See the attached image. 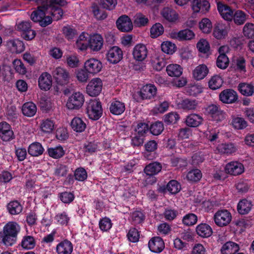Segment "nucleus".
<instances>
[{
	"mask_svg": "<svg viewBox=\"0 0 254 254\" xmlns=\"http://www.w3.org/2000/svg\"><path fill=\"white\" fill-rule=\"evenodd\" d=\"M67 2L65 0H45L30 15L31 19L34 22L39 23L41 27H46L52 23L54 20H59L63 15V10L59 6H64Z\"/></svg>",
	"mask_w": 254,
	"mask_h": 254,
	"instance_id": "f257e3e1",
	"label": "nucleus"
},
{
	"mask_svg": "<svg viewBox=\"0 0 254 254\" xmlns=\"http://www.w3.org/2000/svg\"><path fill=\"white\" fill-rule=\"evenodd\" d=\"M20 231V227L16 222H8L0 232V243L6 247L12 246L16 243Z\"/></svg>",
	"mask_w": 254,
	"mask_h": 254,
	"instance_id": "f03ea898",
	"label": "nucleus"
},
{
	"mask_svg": "<svg viewBox=\"0 0 254 254\" xmlns=\"http://www.w3.org/2000/svg\"><path fill=\"white\" fill-rule=\"evenodd\" d=\"M86 113L90 119L98 120L103 114L101 103L96 99L90 100L87 103Z\"/></svg>",
	"mask_w": 254,
	"mask_h": 254,
	"instance_id": "7ed1b4c3",
	"label": "nucleus"
},
{
	"mask_svg": "<svg viewBox=\"0 0 254 254\" xmlns=\"http://www.w3.org/2000/svg\"><path fill=\"white\" fill-rule=\"evenodd\" d=\"M205 113L216 123L222 122L225 119V114L219 105L211 104L205 108Z\"/></svg>",
	"mask_w": 254,
	"mask_h": 254,
	"instance_id": "20e7f679",
	"label": "nucleus"
},
{
	"mask_svg": "<svg viewBox=\"0 0 254 254\" xmlns=\"http://www.w3.org/2000/svg\"><path fill=\"white\" fill-rule=\"evenodd\" d=\"M213 219L215 224L219 227L227 226L231 221V213L226 209L218 210L214 215Z\"/></svg>",
	"mask_w": 254,
	"mask_h": 254,
	"instance_id": "39448f33",
	"label": "nucleus"
},
{
	"mask_svg": "<svg viewBox=\"0 0 254 254\" xmlns=\"http://www.w3.org/2000/svg\"><path fill=\"white\" fill-rule=\"evenodd\" d=\"M84 102V95L80 92H75L68 98L66 106L69 110H79Z\"/></svg>",
	"mask_w": 254,
	"mask_h": 254,
	"instance_id": "423d86ee",
	"label": "nucleus"
},
{
	"mask_svg": "<svg viewBox=\"0 0 254 254\" xmlns=\"http://www.w3.org/2000/svg\"><path fill=\"white\" fill-rule=\"evenodd\" d=\"M17 30L21 32V37L26 40H31L36 36V32L31 29V23L22 21L17 25Z\"/></svg>",
	"mask_w": 254,
	"mask_h": 254,
	"instance_id": "0eeeda50",
	"label": "nucleus"
},
{
	"mask_svg": "<svg viewBox=\"0 0 254 254\" xmlns=\"http://www.w3.org/2000/svg\"><path fill=\"white\" fill-rule=\"evenodd\" d=\"M162 169L161 164L157 162L151 163L147 165L144 168V171L145 173L150 177L147 178V181L150 184L156 182V178L153 177L155 175L157 174Z\"/></svg>",
	"mask_w": 254,
	"mask_h": 254,
	"instance_id": "6e6552de",
	"label": "nucleus"
},
{
	"mask_svg": "<svg viewBox=\"0 0 254 254\" xmlns=\"http://www.w3.org/2000/svg\"><path fill=\"white\" fill-rule=\"evenodd\" d=\"M102 87V80L99 78H94L87 85L86 92L90 96H96L101 93Z\"/></svg>",
	"mask_w": 254,
	"mask_h": 254,
	"instance_id": "1a4fd4ad",
	"label": "nucleus"
},
{
	"mask_svg": "<svg viewBox=\"0 0 254 254\" xmlns=\"http://www.w3.org/2000/svg\"><path fill=\"white\" fill-rule=\"evenodd\" d=\"M84 67L89 73L95 74L101 70L103 64L99 60L91 58L84 63Z\"/></svg>",
	"mask_w": 254,
	"mask_h": 254,
	"instance_id": "9d476101",
	"label": "nucleus"
},
{
	"mask_svg": "<svg viewBox=\"0 0 254 254\" xmlns=\"http://www.w3.org/2000/svg\"><path fill=\"white\" fill-rule=\"evenodd\" d=\"M52 74L56 82L59 85H64L68 81L69 73L63 68L56 67L53 70Z\"/></svg>",
	"mask_w": 254,
	"mask_h": 254,
	"instance_id": "9b49d317",
	"label": "nucleus"
},
{
	"mask_svg": "<svg viewBox=\"0 0 254 254\" xmlns=\"http://www.w3.org/2000/svg\"><path fill=\"white\" fill-rule=\"evenodd\" d=\"M123 51L119 47L113 46L109 49L106 54L107 60L112 64L118 63L123 59Z\"/></svg>",
	"mask_w": 254,
	"mask_h": 254,
	"instance_id": "f8f14e48",
	"label": "nucleus"
},
{
	"mask_svg": "<svg viewBox=\"0 0 254 254\" xmlns=\"http://www.w3.org/2000/svg\"><path fill=\"white\" fill-rule=\"evenodd\" d=\"M0 138L4 141H8L14 138L10 126L5 122L0 123Z\"/></svg>",
	"mask_w": 254,
	"mask_h": 254,
	"instance_id": "ddd939ff",
	"label": "nucleus"
},
{
	"mask_svg": "<svg viewBox=\"0 0 254 254\" xmlns=\"http://www.w3.org/2000/svg\"><path fill=\"white\" fill-rule=\"evenodd\" d=\"M157 93V88L153 84H146L143 86L137 92L141 99H151L154 97Z\"/></svg>",
	"mask_w": 254,
	"mask_h": 254,
	"instance_id": "4468645a",
	"label": "nucleus"
},
{
	"mask_svg": "<svg viewBox=\"0 0 254 254\" xmlns=\"http://www.w3.org/2000/svg\"><path fill=\"white\" fill-rule=\"evenodd\" d=\"M116 25L118 29L122 32H129L132 29V22L126 15H123L118 18Z\"/></svg>",
	"mask_w": 254,
	"mask_h": 254,
	"instance_id": "2eb2a0df",
	"label": "nucleus"
},
{
	"mask_svg": "<svg viewBox=\"0 0 254 254\" xmlns=\"http://www.w3.org/2000/svg\"><path fill=\"white\" fill-rule=\"evenodd\" d=\"M219 99L224 103L231 104L238 100V95L237 92L233 89H227L220 93Z\"/></svg>",
	"mask_w": 254,
	"mask_h": 254,
	"instance_id": "dca6fc26",
	"label": "nucleus"
},
{
	"mask_svg": "<svg viewBox=\"0 0 254 254\" xmlns=\"http://www.w3.org/2000/svg\"><path fill=\"white\" fill-rule=\"evenodd\" d=\"M225 171L231 175L237 176L241 174L244 171L243 165L238 162H231L225 167Z\"/></svg>",
	"mask_w": 254,
	"mask_h": 254,
	"instance_id": "f3484780",
	"label": "nucleus"
},
{
	"mask_svg": "<svg viewBox=\"0 0 254 254\" xmlns=\"http://www.w3.org/2000/svg\"><path fill=\"white\" fill-rule=\"evenodd\" d=\"M148 247L150 250L155 253L161 252L165 248L163 239L159 237L152 238L148 242Z\"/></svg>",
	"mask_w": 254,
	"mask_h": 254,
	"instance_id": "a211bd4d",
	"label": "nucleus"
},
{
	"mask_svg": "<svg viewBox=\"0 0 254 254\" xmlns=\"http://www.w3.org/2000/svg\"><path fill=\"white\" fill-rule=\"evenodd\" d=\"M148 50L146 47L141 44L136 45L133 48L132 55L134 59L138 61H143L147 56Z\"/></svg>",
	"mask_w": 254,
	"mask_h": 254,
	"instance_id": "6ab92c4d",
	"label": "nucleus"
},
{
	"mask_svg": "<svg viewBox=\"0 0 254 254\" xmlns=\"http://www.w3.org/2000/svg\"><path fill=\"white\" fill-rule=\"evenodd\" d=\"M217 9L222 17L227 21H231L234 17V11L227 5L219 3Z\"/></svg>",
	"mask_w": 254,
	"mask_h": 254,
	"instance_id": "aec40b11",
	"label": "nucleus"
},
{
	"mask_svg": "<svg viewBox=\"0 0 254 254\" xmlns=\"http://www.w3.org/2000/svg\"><path fill=\"white\" fill-rule=\"evenodd\" d=\"M52 76L48 72L43 73L38 79V84L40 88L45 91L50 89L52 86Z\"/></svg>",
	"mask_w": 254,
	"mask_h": 254,
	"instance_id": "412c9836",
	"label": "nucleus"
},
{
	"mask_svg": "<svg viewBox=\"0 0 254 254\" xmlns=\"http://www.w3.org/2000/svg\"><path fill=\"white\" fill-rule=\"evenodd\" d=\"M103 45V39L99 34L92 36L89 41V47L93 51H99Z\"/></svg>",
	"mask_w": 254,
	"mask_h": 254,
	"instance_id": "4be33fe9",
	"label": "nucleus"
},
{
	"mask_svg": "<svg viewBox=\"0 0 254 254\" xmlns=\"http://www.w3.org/2000/svg\"><path fill=\"white\" fill-rule=\"evenodd\" d=\"M194 35L192 31L189 29H186L179 32H175L172 33L171 36L173 38L177 39L180 41H183L191 40L194 38Z\"/></svg>",
	"mask_w": 254,
	"mask_h": 254,
	"instance_id": "5701e85b",
	"label": "nucleus"
},
{
	"mask_svg": "<svg viewBox=\"0 0 254 254\" xmlns=\"http://www.w3.org/2000/svg\"><path fill=\"white\" fill-rule=\"evenodd\" d=\"M203 118L196 114H191L187 116L185 123L187 126L196 127L202 124Z\"/></svg>",
	"mask_w": 254,
	"mask_h": 254,
	"instance_id": "b1692460",
	"label": "nucleus"
},
{
	"mask_svg": "<svg viewBox=\"0 0 254 254\" xmlns=\"http://www.w3.org/2000/svg\"><path fill=\"white\" fill-rule=\"evenodd\" d=\"M227 34V27L225 24L222 23H218L214 26L213 35L217 39H224Z\"/></svg>",
	"mask_w": 254,
	"mask_h": 254,
	"instance_id": "393cba45",
	"label": "nucleus"
},
{
	"mask_svg": "<svg viewBox=\"0 0 254 254\" xmlns=\"http://www.w3.org/2000/svg\"><path fill=\"white\" fill-rule=\"evenodd\" d=\"M56 249L58 254H71L73 246L69 241L64 240L57 245Z\"/></svg>",
	"mask_w": 254,
	"mask_h": 254,
	"instance_id": "a878e982",
	"label": "nucleus"
},
{
	"mask_svg": "<svg viewBox=\"0 0 254 254\" xmlns=\"http://www.w3.org/2000/svg\"><path fill=\"white\" fill-rule=\"evenodd\" d=\"M240 250L239 245L233 242L228 241L221 249L222 254H235Z\"/></svg>",
	"mask_w": 254,
	"mask_h": 254,
	"instance_id": "bb28decb",
	"label": "nucleus"
},
{
	"mask_svg": "<svg viewBox=\"0 0 254 254\" xmlns=\"http://www.w3.org/2000/svg\"><path fill=\"white\" fill-rule=\"evenodd\" d=\"M239 92L246 96H251L254 95V83H240L238 86Z\"/></svg>",
	"mask_w": 254,
	"mask_h": 254,
	"instance_id": "cd10ccee",
	"label": "nucleus"
},
{
	"mask_svg": "<svg viewBox=\"0 0 254 254\" xmlns=\"http://www.w3.org/2000/svg\"><path fill=\"white\" fill-rule=\"evenodd\" d=\"M6 45L11 51L17 53H20L25 50L23 42L18 39L8 40L7 41Z\"/></svg>",
	"mask_w": 254,
	"mask_h": 254,
	"instance_id": "c85d7f7f",
	"label": "nucleus"
},
{
	"mask_svg": "<svg viewBox=\"0 0 254 254\" xmlns=\"http://www.w3.org/2000/svg\"><path fill=\"white\" fill-rule=\"evenodd\" d=\"M196 231L199 236L203 238H208L211 236L213 233L211 227L206 223H201L197 225Z\"/></svg>",
	"mask_w": 254,
	"mask_h": 254,
	"instance_id": "c756f323",
	"label": "nucleus"
},
{
	"mask_svg": "<svg viewBox=\"0 0 254 254\" xmlns=\"http://www.w3.org/2000/svg\"><path fill=\"white\" fill-rule=\"evenodd\" d=\"M101 6L98 3L94 2L92 4L91 8L94 17L98 20H103L107 17V12L101 9Z\"/></svg>",
	"mask_w": 254,
	"mask_h": 254,
	"instance_id": "7c9ffc66",
	"label": "nucleus"
},
{
	"mask_svg": "<svg viewBox=\"0 0 254 254\" xmlns=\"http://www.w3.org/2000/svg\"><path fill=\"white\" fill-rule=\"evenodd\" d=\"M72 129L77 132H82L85 129L86 125L84 122L79 117H74L70 123Z\"/></svg>",
	"mask_w": 254,
	"mask_h": 254,
	"instance_id": "2f4dec72",
	"label": "nucleus"
},
{
	"mask_svg": "<svg viewBox=\"0 0 254 254\" xmlns=\"http://www.w3.org/2000/svg\"><path fill=\"white\" fill-rule=\"evenodd\" d=\"M208 69L205 64H200L196 66L193 71L194 78L197 80L203 79L208 74Z\"/></svg>",
	"mask_w": 254,
	"mask_h": 254,
	"instance_id": "473e14b6",
	"label": "nucleus"
},
{
	"mask_svg": "<svg viewBox=\"0 0 254 254\" xmlns=\"http://www.w3.org/2000/svg\"><path fill=\"white\" fill-rule=\"evenodd\" d=\"M166 71L170 76L180 77L183 73V68L178 64H170L166 67Z\"/></svg>",
	"mask_w": 254,
	"mask_h": 254,
	"instance_id": "72a5a7b5",
	"label": "nucleus"
},
{
	"mask_svg": "<svg viewBox=\"0 0 254 254\" xmlns=\"http://www.w3.org/2000/svg\"><path fill=\"white\" fill-rule=\"evenodd\" d=\"M252 206V202L250 200L244 199L239 201L237 205V210L241 214H248L251 210Z\"/></svg>",
	"mask_w": 254,
	"mask_h": 254,
	"instance_id": "f704fd0d",
	"label": "nucleus"
},
{
	"mask_svg": "<svg viewBox=\"0 0 254 254\" xmlns=\"http://www.w3.org/2000/svg\"><path fill=\"white\" fill-rule=\"evenodd\" d=\"M162 16L169 22H174L178 19L176 12L170 7L164 8L161 12Z\"/></svg>",
	"mask_w": 254,
	"mask_h": 254,
	"instance_id": "c9c22d12",
	"label": "nucleus"
},
{
	"mask_svg": "<svg viewBox=\"0 0 254 254\" xmlns=\"http://www.w3.org/2000/svg\"><path fill=\"white\" fill-rule=\"evenodd\" d=\"M22 112L24 116L33 117L37 112L36 106L32 102L25 103L22 106Z\"/></svg>",
	"mask_w": 254,
	"mask_h": 254,
	"instance_id": "e433bc0d",
	"label": "nucleus"
},
{
	"mask_svg": "<svg viewBox=\"0 0 254 254\" xmlns=\"http://www.w3.org/2000/svg\"><path fill=\"white\" fill-rule=\"evenodd\" d=\"M44 150V148L40 143L34 142L29 145L28 152L32 156H38L43 154Z\"/></svg>",
	"mask_w": 254,
	"mask_h": 254,
	"instance_id": "4c0bfd02",
	"label": "nucleus"
},
{
	"mask_svg": "<svg viewBox=\"0 0 254 254\" xmlns=\"http://www.w3.org/2000/svg\"><path fill=\"white\" fill-rule=\"evenodd\" d=\"M110 110L111 113L114 115H121L125 110V104L119 101H114L110 105Z\"/></svg>",
	"mask_w": 254,
	"mask_h": 254,
	"instance_id": "58836bf2",
	"label": "nucleus"
},
{
	"mask_svg": "<svg viewBox=\"0 0 254 254\" xmlns=\"http://www.w3.org/2000/svg\"><path fill=\"white\" fill-rule=\"evenodd\" d=\"M7 209L11 215H16L22 211V206L18 201L14 200L7 204Z\"/></svg>",
	"mask_w": 254,
	"mask_h": 254,
	"instance_id": "ea45409f",
	"label": "nucleus"
},
{
	"mask_svg": "<svg viewBox=\"0 0 254 254\" xmlns=\"http://www.w3.org/2000/svg\"><path fill=\"white\" fill-rule=\"evenodd\" d=\"M217 149L221 154H232L236 151V148L232 143H222L219 144Z\"/></svg>",
	"mask_w": 254,
	"mask_h": 254,
	"instance_id": "a19ab883",
	"label": "nucleus"
},
{
	"mask_svg": "<svg viewBox=\"0 0 254 254\" xmlns=\"http://www.w3.org/2000/svg\"><path fill=\"white\" fill-rule=\"evenodd\" d=\"M49 155L54 159L62 157L64 154V151L62 146L49 148L47 150Z\"/></svg>",
	"mask_w": 254,
	"mask_h": 254,
	"instance_id": "79ce46f5",
	"label": "nucleus"
},
{
	"mask_svg": "<svg viewBox=\"0 0 254 254\" xmlns=\"http://www.w3.org/2000/svg\"><path fill=\"white\" fill-rule=\"evenodd\" d=\"M223 83L222 78L219 75H214L211 77L208 82L209 87L212 90L220 88Z\"/></svg>",
	"mask_w": 254,
	"mask_h": 254,
	"instance_id": "37998d69",
	"label": "nucleus"
},
{
	"mask_svg": "<svg viewBox=\"0 0 254 254\" xmlns=\"http://www.w3.org/2000/svg\"><path fill=\"white\" fill-rule=\"evenodd\" d=\"M21 247L26 250H31L35 246V241L33 237L31 236H24L21 243Z\"/></svg>",
	"mask_w": 254,
	"mask_h": 254,
	"instance_id": "c03bdc74",
	"label": "nucleus"
},
{
	"mask_svg": "<svg viewBox=\"0 0 254 254\" xmlns=\"http://www.w3.org/2000/svg\"><path fill=\"white\" fill-rule=\"evenodd\" d=\"M171 165L179 168L184 167L187 165V160L185 157L173 156L170 158Z\"/></svg>",
	"mask_w": 254,
	"mask_h": 254,
	"instance_id": "a18cd8bd",
	"label": "nucleus"
},
{
	"mask_svg": "<svg viewBox=\"0 0 254 254\" xmlns=\"http://www.w3.org/2000/svg\"><path fill=\"white\" fill-rule=\"evenodd\" d=\"M164 31L163 25L160 23H156L150 29V36L153 38H156L163 34Z\"/></svg>",
	"mask_w": 254,
	"mask_h": 254,
	"instance_id": "49530a36",
	"label": "nucleus"
},
{
	"mask_svg": "<svg viewBox=\"0 0 254 254\" xmlns=\"http://www.w3.org/2000/svg\"><path fill=\"white\" fill-rule=\"evenodd\" d=\"M201 177V172L198 169H194L190 171L187 175V178L188 180L194 182L199 181Z\"/></svg>",
	"mask_w": 254,
	"mask_h": 254,
	"instance_id": "de8ad7c7",
	"label": "nucleus"
},
{
	"mask_svg": "<svg viewBox=\"0 0 254 254\" xmlns=\"http://www.w3.org/2000/svg\"><path fill=\"white\" fill-rule=\"evenodd\" d=\"M149 130L150 132L154 135L161 134L164 130L163 123L159 121L153 123L149 127Z\"/></svg>",
	"mask_w": 254,
	"mask_h": 254,
	"instance_id": "09e8293b",
	"label": "nucleus"
},
{
	"mask_svg": "<svg viewBox=\"0 0 254 254\" xmlns=\"http://www.w3.org/2000/svg\"><path fill=\"white\" fill-rule=\"evenodd\" d=\"M234 22L237 25L243 24L247 20L246 14L242 10H237L233 17Z\"/></svg>",
	"mask_w": 254,
	"mask_h": 254,
	"instance_id": "8fccbe9b",
	"label": "nucleus"
},
{
	"mask_svg": "<svg viewBox=\"0 0 254 254\" xmlns=\"http://www.w3.org/2000/svg\"><path fill=\"white\" fill-rule=\"evenodd\" d=\"M99 4L102 8L112 10L116 7L117 0H99Z\"/></svg>",
	"mask_w": 254,
	"mask_h": 254,
	"instance_id": "3c124183",
	"label": "nucleus"
},
{
	"mask_svg": "<svg viewBox=\"0 0 254 254\" xmlns=\"http://www.w3.org/2000/svg\"><path fill=\"white\" fill-rule=\"evenodd\" d=\"M229 60L226 55H219L216 61V65L221 69H226L229 65Z\"/></svg>",
	"mask_w": 254,
	"mask_h": 254,
	"instance_id": "603ef678",
	"label": "nucleus"
},
{
	"mask_svg": "<svg viewBox=\"0 0 254 254\" xmlns=\"http://www.w3.org/2000/svg\"><path fill=\"white\" fill-rule=\"evenodd\" d=\"M197 221V216L193 213H188L184 216L182 222L186 226H192L194 225Z\"/></svg>",
	"mask_w": 254,
	"mask_h": 254,
	"instance_id": "864d4df0",
	"label": "nucleus"
},
{
	"mask_svg": "<svg viewBox=\"0 0 254 254\" xmlns=\"http://www.w3.org/2000/svg\"><path fill=\"white\" fill-rule=\"evenodd\" d=\"M161 50L168 54H173L176 51V45L170 41H165L161 44Z\"/></svg>",
	"mask_w": 254,
	"mask_h": 254,
	"instance_id": "5fc2aeb1",
	"label": "nucleus"
},
{
	"mask_svg": "<svg viewBox=\"0 0 254 254\" xmlns=\"http://www.w3.org/2000/svg\"><path fill=\"white\" fill-rule=\"evenodd\" d=\"M196 47L199 52L204 54H207L210 50V46L208 42L204 39H201L197 42Z\"/></svg>",
	"mask_w": 254,
	"mask_h": 254,
	"instance_id": "6e6d98bb",
	"label": "nucleus"
},
{
	"mask_svg": "<svg viewBox=\"0 0 254 254\" xmlns=\"http://www.w3.org/2000/svg\"><path fill=\"white\" fill-rule=\"evenodd\" d=\"M199 28L204 33H209L210 32L212 25L210 20L207 18H203L199 23Z\"/></svg>",
	"mask_w": 254,
	"mask_h": 254,
	"instance_id": "4d7b16f0",
	"label": "nucleus"
},
{
	"mask_svg": "<svg viewBox=\"0 0 254 254\" xmlns=\"http://www.w3.org/2000/svg\"><path fill=\"white\" fill-rule=\"evenodd\" d=\"M180 119L179 114L176 112H171L164 117V121L167 125L175 124Z\"/></svg>",
	"mask_w": 254,
	"mask_h": 254,
	"instance_id": "13d9d810",
	"label": "nucleus"
},
{
	"mask_svg": "<svg viewBox=\"0 0 254 254\" xmlns=\"http://www.w3.org/2000/svg\"><path fill=\"white\" fill-rule=\"evenodd\" d=\"M181 105L183 109L191 110H194L196 108L197 103L195 100L186 99L182 101Z\"/></svg>",
	"mask_w": 254,
	"mask_h": 254,
	"instance_id": "bf43d9fd",
	"label": "nucleus"
},
{
	"mask_svg": "<svg viewBox=\"0 0 254 254\" xmlns=\"http://www.w3.org/2000/svg\"><path fill=\"white\" fill-rule=\"evenodd\" d=\"M63 34L68 40L72 39L78 33L76 30L70 26H64L63 28Z\"/></svg>",
	"mask_w": 254,
	"mask_h": 254,
	"instance_id": "052dcab7",
	"label": "nucleus"
},
{
	"mask_svg": "<svg viewBox=\"0 0 254 254\" xmlns=\"http://www.w3.org/2000/svg\"><path fill=\"white\" fill-rule=\"evenodd\" d=\"M181 189L179 183L176 180L170 181L166 186V189L172 194H176Z\"/></svg>",
	"mask_w": 254,
	"mask_h": 254,
	"instance_id": "680f3d73",
	"label": "nucleus"
},
{
	"mask_svg": "<svg viewBox=\"0 0 254 254\" xmlns=\"http://www.w3.org/2000/svg\"><path fill=\"white\" fill-rule=\"evenodd\" d=\"M134 18V24L138 27L145 26L149 21L147 17L140 13L136 14Z\"/></svg>",
	"mask_w": 254,
	"mask_h": 254,
	"instance_id": "e2e57ef3",
	"label": "nucleus"
},
{
	"mask_svg": "<svg viewBox=\"0 0 254 254\" xmlns=\"http://www.w3.org/2000/svg\"><path fill=\"white\" fill-rule=\"evenodd\" d=\"M243 34L248 38H254V24L251 23H246L243 28Z\"/></svg>",
	"mask_w": 254,
	"mask_h": 254,
	"instance_id": "0e129e2a",
	"label": "nucleus"
},
{
	"mask_svg": "<svg viewBox=\"0 0 254 254\" xmlns=\"http://www.w3.org/2000/svg\"><path fill=\"white\" fill-rule=\"evenodd\" d=\"M13 64L17 72L22 75L26 73V68L20 60H14L13 62Z\"/></svg>",
	"mask_w": 254,
	"mask_h": 254,
	"instance_id": "69168bd1",
	"label": "nucleus"
},
{
	"mask_svg": "<svg viewBox=\"0 0 254 254\" xmlns=\"http://www.w3.org/2000/svg\"><path fill=\"white\" fill-rule=\"evenodd\" d=\"M232 124L233 127L238 129H242L247 126V123L244 119L237 117L232 120Z\"/></svg>",
	"mask_w": 254,
	"mask_h": 254,
	"instance_id": "338daca9",
	"label": "nucleus"
},
{
	"mask_svg": "<svg viewBox=\"0 0 254 254\" xmlns=\"http://www.w3.org/2000/svg\"><path fill=\"white\" fill-rule=\"evenodd\" d=\"M54 127L53 121L49 119L44 121L41 125L42 130L47 133L51 132L53 130Z\"/></svg>",
	"mask_w": 254,
	"mask_h": 254,
	"instance_id": "774afa93",
	"label": "nucleus"
}]
</instances>
